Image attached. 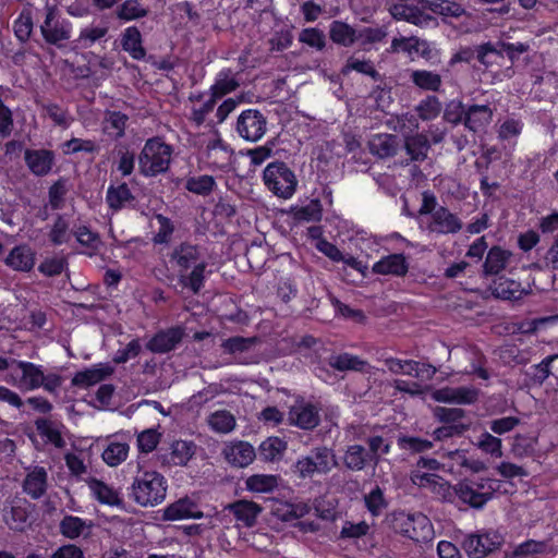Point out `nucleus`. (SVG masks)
Segmentation results:
<instances>
[{
  "label": "nucleus",
  "mask_w": 558,
  "mask_h": 558,
  "mask_svg": "<svg viewBox=\"0 0 558 558\" xmlns=\"http://www.w3.org/2000/svg\"><path fill=\"white\" fill-rule=\"evenodd\" d=\"M299 39L301 43L322 50L325 47V35L317 28H305L300 33Z\"/></svg>",
  "instance_id": "64"
},
{
  "label": "nucleus",
  "mask_w": 558,
  "mask_h": 558,
  "mask_svg": "<svg viewBox=\"0 0 558 558\" xmlns=\"http://www.w3.org/2000/svg\"><path fill=\"white\" fill-rule=\"evenodd\" d=\"M203 513L190 498H181L162 511V518L167 521H179L185 519H199Z\"/></svg>",
  "instance_id": "20"
},
{
  "label": "nucleus",
  "mask_w": 558,
  "mask_h": 558,
  "mask_svg": "<svg viewBox=\"0 0 558 558\" xmlns=\"http://www.w3.org/2000/svg\"><path fill=\"white\" fill-rule=\"evenodd\" d=\"M330 365L339 371H363L366 364L363 361L359 360L356 356L344 353L337 356H332L330 360Z\"/></svg>",
  "instance_id": "56"
},
{
  "label": "nucleus",
  "mask_w": 558,
  "mask_h": 558,
  "mask_svg": "<svg viewBox=\"0 0 558 558\" xmlns=\"http://www.w3.org/2000/svg\"><path fill=\"white\" fill-rule=\"evenodd\" d=\"M493 119V110L488 105H471L466 108L464 126L470 131L483 130Z\"/></svg>",
  "instance_id": "28"
},
{
  "label": "nucleus",
  "mask_w": 558,
  "mask_h": 558,
  "mask_svg": "<svg viewBox=\"0 0 558 558\" xmlns=\"http://www.w3.org/2000/svg\"><path fill=\"white\" fill-rule=\"evenodd\" d=\"M233 151L217 132L211 133L206 142L204 162L208 169L226 170L230 167Z\"/></svg>",
  "instance_id": "9"
},
{
  "label": "nucleus",
  "mask_w": 558,
  "mask_h": 558,
  "mask_svg": "<svg viewBox=\"0 0 558 558\" xmlns=\"http://www.w3.org/2000/svg\"><path fill=\"white\" fill-rule=\"evenodd\" d=\"M194 453V445L185 440H177L171 445L169 462L174 465H184Z\"/></svg>",
  "instance_id": "46"
},
{
  "label": "nucleus",
  "mask_w": 558,
  "mask_h": 558,
  "mask_svg": "<svg viewBox=\"0 0 558 558\" xmlns=\"http://www.w3.org/2000/svg\"><path fill=\"white\" fill-rule=\"evenodd\" d=\"M465 113L466 108L461 101H450L444 111V119L446 122L451 123L453 125H458L460 123L465 124Z\"/></svg>",
  "instance_id": "57"
},
{
  "label": "nucleus",
  "mask_w": 558,
  "mask_h": 558,
  "mask_svg": "<svg viewBox=\"0 0 558 558\" xmlns=\"http://www.w3.org/2000/svg\"><path fill=\"white\" fill-rule=\"evenodd\" d=\"M150 226L156 232L154 236L156 243L161 244L169 242L173 232V225L168 218L162 215H156L151 218Z\"/></svg>",
  "instance_id": "50"
},
{
  "label": "nucleus",
  "mask_w": 558,
  "mask_h": 558,
  "mask_svg": "<svg viewBox=\"0 0 558 558\" xmlns=\"http://www.w3.org/2000/svg\"><path fill=\"white\" fill-rule=\"evenodd\" d=\"M386 126L395 131H399L404 137V148L407 155L412 161H423L427 157L430 147L428 138L425 134L410 135L418 128L417 120L414 116L405 114L401 118L386 119Z\"/></svg>",
  "instance_id": "5"
},
{
  "label": "nucleus",
  "mask_w": 558,
  "mask_h": 558,
  "mask_svg": "<svg viewBox=\"0 0 558 558\" xmlns=\"http://www.w3.org/2000/svg\"><path fill=\"white\" fill-rule=\"evenodd\" d=\"M409 271V263L402 253L386 255V275L403 277Z\"/></svg>",
  "instance_id": "54"
},
{
  "label": "nucleus",
  "mask_w": 558,
  "mask_h": 558,
  "mask_svg": "<svg viewBox=\"0 0 558 558\" xmlns=\"http://www.w3.org/2000/svg\"><path fill=\"white\" fill-rule=\"evenodd\" d=\"M386 523L398 534L416 543H427L434 538V527L427 515L422 512H393L386 515Z\"/></svg>",
  "instance_id": "2"
},
{
  "label": "nucleus",
  "mask_w": 558,
  "mask_h": 558,
  "mask_svg": "<svg viewBox=\"0 0 558 558\" xmlns=\"http://www.w3.org/2000/svg\"><path fill=\"white\" fill-rule=\"evenodd\" d=\"M126 116L120 112H109L104 122V130L113 137H121L124 134Z\"/></svg>",
  "instance_id": "51"
},
{
  "label": "nucleus",
  "mask_w": 558,
  "mask_h": 558,
  "mask_svg": "<svg viewBox=\"0 0 558 558\" xmlns=\"http://www.w3.org/2000/svg\"><path fill=\"white\" fill-rule=\"evenodd\" d=\"M417 116L424 121L436 119L441 111V102L435 95H428L416 106Z\"/></svg>",
  "instance_id": "47"
},
{
  "label": "nucleus",
  "mask_w": 558,
  "mask_h": 558,
  "mask_svg": "<svg viewBox=\"0 0 558 558\" xmlns=\"http://www.w3.org/2000/svg\"><path fill=\"white\" fill-rule=\"evenodd\" d=\"M215 186V179L208 174L190 177L185 183L186 190L197 195H208Z\"/></svg>",
  "instance_id": "48"
},
{
  "label": "nucleus",
  "mask_w": 558,
  "mask_h": 558,
  "mask_svg": "<svg viewBox=\"0 0 558 558\" xmlns=\"http://www.w3.org/2000/svg\"><path fill=\"white\" fill-rule=\"evenodd\" d=\"M480 390L475 387H442L433 393L437 402L470 405L478 400Z\"/></svg>",
  "instance_id": "15"
},
{
  "label": "nucleus",
  "mask_w": 558,
  "mask_h": 558,
  "mask_svg": "<svg viewBox=\"0 0 558 558\" xmlns=\"http://www.w3.org/2000/svg\"><path fill=\"white\" fill-rule=\"evenodd\" d=\"M5 264L19 271H29L35 265V253L27 245L15 246L5 258Z\"/></svg>",
  "instance_id": "30"
},
{
  "label": "nucleus",
  "mask_w": 558,
  "mask_h": 558,
  "mask_svg": "<svg viewBox=\"0 0 558 558\" xmlns=\"http://www.w3.org/2000/svg\"><path fill=\"white\" fill-rule=\"evenodd\" d=\"M147 11L137 0H126L118 10V16L121 20L132 21L145 16Z\"/></svg>",
  "instance_id": "59"
},
{
  "label": "nucleus",
  "mask_w": 558,
  "mask_h": 558,
  "mask_svg": "<svg viewBox=\"0 0 558 558\" xmlns=\"http://www.w3.org/2000/svg\"><path fill=\"white\" fill-rule=\"evenodd\" d=\"M24 492L32 498L41 497L47 489V472L41 466L31 470L24 480Z\"/></svg>",
  "instance_id": "35"
},
{
  "label": "nucleus",
  "mask_w": 558,
  "mask_h": 558,
  "mask_svg": "<svg viewBox=\"0 0 558 558\" xmlns=\"http://www.w3.org/2000/svg\"><path fill=\"white\" fill-rule=\"evenodd\" d=\"M411 81L424 90L437 92L441 86L440 75L427 70H414L411 73Z\"/></svg>",
  "instance_id": "43"
},
{
  "label": "nucleus",
  "mask_w": 558,
  "mask_h": 558,
  "mask_svg": "<svg viewBox=\"0 0 558 558\" xmlns=\"http://www.w3.org/2000/svg\"><path fill=\"white\" fill-rule=\"evenodd\" d=\"M548 551V543L546 541H536L529 538L512 550L505 551L502 558H531L538 555H545Z\"/></svg>",
  "instance_id": "34"
},
{
  "label": "nucleus",
  "mask_w": 558,
  "mask_h": 558,
  "mask_svg": "<svg viewBox=\"0 0 558 558\" xmlns=\"http://www.w3.org/2000/svg\"><path fill=\"white\" fill-rule=\"evenodd\" d=\"M25 161L34 174L45 175L52 168L53 154L45 149L26 150Z\"/></svg>",
  "instance_id": "32"
},
{
  "label": "nucleus",
  "mask_w": 558,
  "mask_h": 558,
  "mask_svg": "<svg viewBox=\"0 0 558 558\" xmlns=\"http://www.w3.org/2000/svg\"><path fill=\"white\" fill-rule=\"evenodd\" d=\"M2 518L9 529L24 531L28 525L27 505L21 499L7 501L3 508Z\"/></svg>",
  "instance_id": "18"
},
{
  "label": "nucleus",
  "mask_w": 558,
  "mask_h": 558,
  "mask_svg": "<svg viewBox=\"0 0 558 558\" xmlns=\"http://www.w3.org/2000/svg\"><path fill=\"white\" fill-rule=\"evenodd\" d=\"M131 199V192L126 184H120L117 187H109L107 192V202L113 209L122 208Z\"/></svg>",
  "instance_id": "55"
},
{
  "label": "nucleus",
  "mask_w": 558,
  "mask_h": 558,
  "mask_svg": "<svg viewBox=\"0 0 558 558\" xmlns=\"http://www.w3.org/2000/svg\"><path fill=\"white\" fill-rule=\"evenodd\" d=\"M263 180L268 191L282 199L291 198L298 186L294 172L283 162L267 165L263 173Z\"/></svg>",
  "instance_id": "7"
},
{
  "label": "nucleus",
  "mask_w": 558,
  "mask_h": 558,
  "mask_svg": "<svg viewBox=\"0 0 558 558\" xmlns=\"http://www.w3.org/2000/svg\"><path fill=\"white\" fill-rule=\"evenodd\" d=\"M469 424H445L440 427H437L433 432V437L435 440L442 441L448 438L462 436L468 429Z\"/></svg>",
  "instance_id": "58"
},
{
  "label": "nucleus",
  "mask_w": 558,
  "mask_h": 558,
  "mask_svg": "<svg viewBox=\"0 0 558 558\" xmlns=\"http://www.w3.org/2000/svg\"><path fill=\"white\" fill-rule=\"evenodd\" d=\"M337 465L335 454L327 448L316 449L312 456L299 459L295 470L302 477L312 476L315 473H327Z\"/></svg>",
  "instance_id": "11"
},
{
  "label": "nucleus",
  "mask_w": 558,
  "mask_h": 558,
  "mask_svg": "<svg viewBox=\"0 0 558 558\" xmlns=\"http://www.w3.org/2000/svg\"><path fill=\"white\" fill-rule=\"evenodd\" d=\"M182 331L178 328L157 333L149 342L148 349L154 352H168L181 340Z\"/></svg>",
  "instance_id": "39"
},
{
  "label": "nucleus",
  "mask_w": 558,
  "mask_h": 558,
  "mask_svg": "<svg viewBox=\"0 0 558 558\" xmlns=\"http://www.w3.org/2000/svg\"><path fill=\"white\" fill-rule=\"evenodd\" d=\"M107 32L106 26H87L81 31L77 41L82 47H89L102 38Z\"/></svg>",
  "instance_id": "60"
},
{
  "label": "nucleus",
  "mask_w": 558,
  "mask_h": 558,
  "mask_svg": "<svg viewBox=\"0 0 558 558\" xmlns=\"http://www.w3.org/2000/svg\"><path fill=\"white\" fill-rule=\"evenodd\" d=\"M258 450L263 460L269 462L279 461L287 450V442L276 436L268 437L262 441Z\"/></svg>",
  "instance_id": "40"
},
{
  "label": "nucleus",
  "mask_w": 558,
  "mask_h": 558,
  "mask_svg": "<svg viewBox=\"0 0 558 558\" xmlns=\"http://www.w3.org/2000/svg\"><path fill=\"white\" fill-rule=\"evenodd\" d=\"M310 506L304 502L291 504L287 501H277L274 504L271 512L281 521L291 522L307 514Z\"/></svg>",
  "instance_id": "36"
},
{
  "label": "nucleus",
  "mask_w": 558,
  "mask_h": 558,
  "mask_svg": "<svg viewBox=\"0 0 558 558\" xmlns=\"http://www.w3.org/2000/svg\"><path fill=\"white\" fill-rule=\"evenodd\" d=\"M121 45L124 51L133 59L140 60L145 57V49L142 45V35L137 27L130 26L121 35Z\"/></svg>",
  "instance_id": "38"
},
{
  "label": "nucleus",
  "mask_w": 558,
  "mask_h": 558,
  "mask_svg": "<svg viewBox=\"0 0 558 558\" xmlns=\"http://www.w3.org/2000/svg\"><path fill=\"white\" fill-rule=\"evenodd\" d=\"M36 427L39 435L56 448H62L65 444L61 427L47 420H37Z\"/></svg>",
  "instance_id": "42"
},
{
  "label": "nucleus",
  "mask_w": 558,
  "mask_h": 558,
  "mask_svg": "<svg viewBox=\"0 0 558 558\" xmlns=\"http://www.w3.org/2000/svg\"><path fill=\"white\" fill-rule=\"evenodd\" d=\"M172 158V148L161 138L154 137L146 141L140 157V172L145 177H155L169 169Z\"/></svg>",
  "instance_id": "6"
},
{
  "label": "nucleus",
  "mask_w": 558,
  "mask_h": 558,
  "mask_svg": "<svg viewBox=\"0 0 558 558\" xmlns=\"http://www.w3.org/2000/svg\"><path fill=\"white\" fill-rule=\"evenodd\" d=\"M499 489L497 480L489 477L464 478L454 485V500L472 508H483Z\"/></svg>",
  "instance_id": "3"
},
{
  "label": "nucleus",
  "mask_w": 558,
  "mask_h": 558,
  "mask_svg": "<svg viewBox=\"0 0 558 558\" xmlns=\"http://www.w3.org/2000/svg\"><path fill=\"white\" fill-rule=\"evenodd\" d=\"M435 415L439 422L444 424H463L461 420L465 416V411L460 408H442L438 407Z\"/></svg>",
  "instance_id": "61"
},
{
  "label": "nucleus",
  "mask_w": 558,
  "mask_h": 558,
  "mask_svg": "<svg viewBox=\"0 0 558 558\" xmlns=\"http://www.w3.org/2000/svg\"><path fill=\"white\" fill-rule=\"evenodd\" d=\"M381 438L374 437L369 441V449L372 454L365 453L364 449L361 446L353 445L350 446L344 456V463L348 468L353 470H361L367 462L371 460L373 456L377 452V450L381 446Z\"/></svg>",
  "instance_id": "22"
},
{
  "label": "nucleus",
  "mask_w": 558,
  "mask_h": 558,
  "mask_svg": "<svg viewBox=\"0 0 558 558\" xmlns=\"http://www.w3.org/2000/svg\"><path fill=\"white\" fill-rule=\"evenodd\" d=\"M330 38L342 46H350L355 41L356 35L348 24L336 21L330 26Z\"/></svg>",
  "instance_id": "49"
},
{
  "label": "nucleus",
  "mask_w": 558,
  "mask_h": 558,
  "mask_svg": "<svg viewBox=\"0 0 558 558\" xmlns=\"http://www.w3.org/2000/svg\"><path fill=\"white\" fill-rule=\"evenodd\" d=\"M170 262L178 271L180 281L197 292L204 280L206 262L202 258L199 250L190 244H181L171 254Z\"/></svg>",
  "instance_id": "1"
},
{
  "label": "nucleus",
  "mask_w": 558,
  "mask_h": 558,
  "mask_svg": "<svg viewBox=\"0 0 558 558\" xmlns=\"http://www.w3.org/2000/svg\"><path fill=\"white\" fill-rule=\"evenodd\" d=\"M129 454V445L124 441H110L102 452L104 461L110 466L121 464Z\"/></svg>",
  "instance_id": "44"
},
{
  "label": "nucleus",
  "mask_w": 558,
  "mask_h": 558,
  "mask_svg": "<svg viewBox=\"0 0 558 558\" xmlns=\"http://www.w3.org/2000/svg\"><path fill=\"white\" fill-rule=\"evenodd\" d=\"M207 424L215 433L228 434L234 429L236 422L229 411L218 410L207 417Z\"/></svg>",
  "instance_id": "41"
},
{
  "label": "nucleus",
  "mask_w": 558,
  "mask_h": 558,
  "mask_svg": "<svg viewBox=\"0 0 558 558\" xmlns=\"http://www.w3.org/2000/svg\"><path fill=\"white\" fill-rule=\"evenodd\" d=\"M512 253L499 245H493L485 257L483 264V275L492 277L499 275L506 269Z\"/></svg>",
  "instance_id": "21"
},
{
  "label": "nucleus",
  "mask_w": 558,
  "mask_h": 558,
  "mask_svg": "<svg viewBox=\"0 0 558 558\" xmlns=\"http://www.w3.org/2000/svg\"><path fill=\"white\" fill-rule=\"evenodd\" d=\"M417 48V37H399L393 38L390 45L391 52H403L411 59H414V50Z\"/></svg>",
  "instance_id": "63"
},
{
  "label": "nucleus",
  "mask_w": 558,
  "mask_h": 558,
  "mask_svg": "<svg viewBox=\"0 0 558 558\" xmlns=\"http://www.w3.org/2000/svg\"><path fill=\"white\" fill-rule=\"evenodd\" d=\"M520 282L507 279V278H500L498 282H495V286L493 288V294L500 300L505 301H512L517 300L520 296Z\"/></svg>",
  "instance_id": "45"
},
{
  "label": "nucleus",
  "mask_w": 558,
  "mask_h": 558,
  "mask_svg": "<svg viewBox=\"0 0 558 558\" xmlns=\"http://www.w3.org/2000/svg\"><path fill=\"white\" fill-rule=\"evenodd\" d=\"M93 525L90 520H84L75 515H65L60 521L59 527L64 537L75 539L78 537H87L92 532Z\"/></svg>",
  "instance_id": "25"
},
{
  "label": "nucleus",
  "mask_w": 558,
  "mask_h": 558,
  "mask_svg": "<svg viewBox=\"0 0 558 558\" xmlns=\"http://www.w3.org/2000/svg\"><path fill=\"white\" fill-rule=\"evenodd\" d=\"M476 445L483 452L492 457L500 458L502 456L501 439L487 432L481 434Z\"/></svg>",
  "instance_id": "53"
},
{
  "label": "nucleus",
  "mask_w": 558,
  "mask_h": 558,
  "mask_svg": "<svg viewBox=\"0 0 558 558\" xmlns=\"http://www.w3.org/2000/svg\"><path fill=\"white\" fill-rule=\"evenodd\" d=\"M112 371L109 364H96L90 368L76 373L72 381L75 386L87 388L104 380Z\"/></svg>",
  "instance_id": "27"
},
{
  "label": "nucleus",
  "mask_w": 558,
  "mask_h": 558,
  "mask_svg": "<svg viewBox=\"0 0 558 558\" xmlns=\"http://www.w3.org/2000/svg\"><path fill=\"white\" fill-rule=\"evenodd\" d=\"M222 453L230 464L238 468L250 465L256 457L254 447L247 441L242 440L227 444Z\"/></svg>",
  "instance_id": "17"
},
{
  "label": "nucleus",
  "mask_w": 558,
  "mask_h": 558,
  "mask_svg": "<svg viewBox=\"0 0 558 558\" xmlns=\"http://www.w3.org/2000/svg\"><path fill=\"white\" fill-rule=\"evenodd\" d=\"M191 118L196 124H202L205 121L206 116L213 111L216 105L215 94L210 92L202 94H192L189 98Z\"/></svg>",
  "instance_id": "23"
},
{
  "label": "nucleus",
  "mask_w": 558,
  "mask_h": 558,
  "mask_svg": "<svg viewBox=\"0 0 558 558\" xmlns=\"http://www.w3.org/2000/svg\"><path fill=\"white\" fill-rule=\"evenodd\" d=\"M33 31V15L29 9H24L14 22V34L21 41H26Z\"/></svg>",
  "instance_id": "52"
},
{
  "label": "nucleus",
  "mask_w": 558,
  "mask_h": 558,
  "mask_svg": "<svg viewBox=\"0 0 558 558\" xmlns=\"http://www.w3.org/2000/svg\"><path fill=\"white\" fill-rule=\"evenodd\" d=\"M442 472L462 475L466 471L480 472L485 468L480 460H470L468 452L462 449L440 451Z\"/></svg>",
  "instance_id": "12"
},
{
  "label": "nucleus",
  "mask_w": 558,
  "mask_h": 558,
  "mask_svg": "<svg viewBox=\"0 0 558 558\" xmlns=\"http://www.w3.org/2000/svg\"><path fill=\"white\" fill-rule=\"evenodd\" d=\"M389 12L393 20L405 21L416 26H427L434 20L418 7L409 3H395Z\"/></svg>",
  "instance_id": "19"
},
{
  "label": "nucleus",
  "mask_w": 558,
  "mask_h": 558,
  "mask_svg": "<svg viewBox=\"0 0 558 558\" xmlns=\"http://www.w3.org/2000/svg\"><path fill=\"white\" fill-rule=\"evenodd\" d=\"M236 521L244 526H253L262 512V507L254 501L239 500L229 506Z\"/></svg>",
  "instance_id": "26"
},
{
  "label": "nucleus",
  "mask_w": 558,
  "mask_h": 558,
  "mask_svg": "<svg viewBox=\"0 0 558 558\" xmlns=\"http://www.w3.org/2000/svg\"><path fill=\"white\" fill-rule=\"evenodd\" d=\"M279 481L274 474H253L245 480V488L253 494H269L278 488Z\"/></svg>",
  "instance_id": "37"
},
{
  "label": "nucleus",
  "mask_w": 558,
  "mask_h": 558,
  "mask_svg": "<svg viewBox=\"0 0 558 558\" xmlns=\"http://www.w3.org/2000/svg\"><path fill=\"white\" fill-rule=\"evenodd\" d=\"M40 32L47 43L57 45L71 37L72 25L68 20L61 17L53 7L47 5Z\"/></svg>",
  "instance_id": "10"
},
{
  "label": "nucleus",
  "mask_w": 558,
  "mask_h": 558,
  "mask_svg": "<svg viewBox=\"0 0 558 558\" xmlns=\"http://www.w3.org/2000/svg\"><path fill=\"white\" fill-rule=\"evenodd\" d=\"M167 489L168 483L163 475L156 471H146L135 477L132 496L142 507H155L165 500Z\"/></svg>",
  "instance_id": "4"
},
{
  "label": "nucleus",
  "mask_w": 558,
  "mask_h": 558,
  "mask_svg": "<svg viewBox=\"0 0 558 558\" xmlns=\"http://www.w3.org/2000/svg\"><path fill=\"white\" fill-rule=\"evenodd\" d=\"M558 360V354L548 355L539 363L531 365L525 371V379L530 387H541L553 374L551 364Z\"/></svg>",
  "instance_id": "29"
},
{
  "label": "nucleus",
  "mask_w": 558,
  "mask_h": 558,
  "mask_svg": "<svg viewBox=\"0 0 558 558\" xmlns=\"http://www.w3.org/2000/svg\"><path fill=\"white\" fill-rule=\"evenodd\" d=\"M427 229L437 234H456L462 229L461 219L445 206H438L433 213Z\"/></svg>",
  "instance_id": "16"
},
{
  "label": "nucleus",
  "mask_w": 558,
  "mask_h": 558,
  "mask_svg": "<svg viewBox=\"0 0 558 558\" xmlns=\"http://www.w3.org/2000/svg\"><path fill=\"white\" fill-rule=\"evenodd\" d=\"M92 496L102 505L119 507L123 505L120 494L114 488L98 480H90L87 483Z\"/></svg>",
  "instance_id": "31"
},
{
  "label": "nucleus",
  "mask_w": 558,
  "mask_h": 558,
  "mask_svg": "<svg viewBox=\"0 0 558 558\" xmlns=\"http://www.w3.org/2000/svg\"><path fill=\"white\" fill-rule=\"evenodd\" d=\"M236 131L242 138L256 142L266 132V120L257 110H245L238 118Z\"/></svg>",
  "instance_id": "14"
},
{
  "label": "nucleus",
  "mask_w": 558,
  "mask_h": 558,
  "mask_svg": "<svg viewBox=\"0 0 558 558\" xmlns=\"http://www.w3.org/2000/svg\"><path fill=\"white\" fill-rule=\"evenodd\" d=\"M399 446L401 449L416 453H422L433 448V444L429 440L414 436H404L400 438Z\"/></svg>",
  "instance_id": "62"
},
{
  "label": "nucleus",
  "mask_w": 558,
  "mask_h": 558,
  "mask_svg": "<svg viewBox=\"0 0 558 558\" xmlns=\"http://www.w3.org/2000/svg\"><path fill=\"white\" fill-rule=\"evenodd\" d=\"M85 59L87 61L86 76H90L96 81H102L112 72L114 62L109 57L87 53Z\"/></svg>",
  "instance_id": "33"
},
{
  "label": "nucleus",
  "mask_w": 558,
  "mask_h": 558,
  "mask_svg": "<svg viewBox=\"0 0 558 558\" xmlns=\"http://www.w3.org/2000/svg\"><path fill=\"white\" fill-rule=\"evenodd\" d=\"M501 545L497 533L470 534L462 542V548L470 558H484Z\"/></svg>",
  "instance_id": "13"
},
{
  "label": "nucleus",
  "mask_w": 558,
  "mask_h": 558,
  "mask_svg": "<svg viewBox=\"0 0 558 558\" xmlns=\"http://www.w3.org/2000/svg\"><path fill=\"white\" fill-rule=\"evenodd\" d=\"M3 379L22 391H32L44 384L45 374L39 365L11 360L9 373H5Z\"/></svg>",
  "instance_id": "8"
},
{
  "label": "nucleus",
  "mask_w": 558,
  "mask_h": 558,
  "mask_svg": "<svg viewBox=\"0 0 558 558\" xmlns=\"http://www.w3.org/2000/svg\"><path fill=\"white\" fill-rule=\"evenodd\" d=\"M288 420L291 424L301 428H313L318 424V413L313 405L296 402L290 409Z\"/></svg>",
  "instance_id": "24"
}]
</instances>
